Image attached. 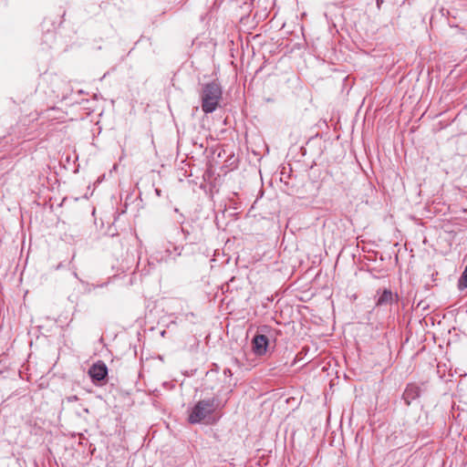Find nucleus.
Masks as SVG:
<instances>
[{
	"instance_id": "obj_8",
	"label": "nucleus",
	"mask_w": 467,
	"mask_h": 467,
	"mask_svg": "<svg viewBox=\"0 0 467 467\" xmlns=\"http://www.w3.org/2000/svg\"><path fill=\"white\" fill-rule=\"evenodd\" d=\"M78 400V398L76 395H72V396H69L67 398V400L68 402H74V401H77Z\"/></svg>"
},
{
	"instance_id": "obj_5",
	"label": "nucleus",
	"mask_w": 467,
	"mask_h": 467,
	"mask_svg": "<svg viewBox=\"0 0 467 467\" xmlns=\"http://www.w3.org/2000/svg\"><path fill=\"white\" fill-rule=\"evenodd\" d=\"M88 375L93 381H100L108 375V368L103 362L99 361L90 367Z\"/></svg>"
},
{
	"instance_id": "obj_1",
	"label": "nucleus",
	"mask_w": 467,
	"mask_h": 467,
	"mask_svg": "<svg viewBox=\"0 0 467 467\" xmlns=\"http://www.w3.org/2000/svg\"><path fill=\"white\" fill-rule=\"evenodd\" d=\"M218 407V401L216 399H207L198 401L189 415V422L192 424L196 423H206L210 424L215 421L213 412Z\"/></svg>"
},
{
	"instance_id": "obj_4",
	"label": "nucleus",
	"mask_w": 467,
	"mask_h": 467,
	"mask_svg": "<svg viewBox=\"0 0 467 467\" xmlns=\"http://www.w3.org/2000/svg\"><path fill=\"white\" fill-rule=\"evenodd\" d=\"M420 386L415 383H409L402 394V400L407 406H410L413 400L420 398Z\"/></svg>"
},
{
	"instance_id": "obj_7",
	"label": "nucleus",
	"mask_w": 467,
	"mask_h": 467,
	"mask_svg": "<svg viewBox=\"0 0 467 467\" xmlns=\"http://www.w3.org/2000/svg\"><path fill=\"white\" fill-rule=\"evenodd\" d=\"M458 286L460 289H464L467 287V265H466V267H465L463 273L462 274V275L459 279Z\"/></svg>"
},
{
	"instance_id": "obj_9",
	"label": "nucleus",
	"mask_w": 467,
	"mask_h": 467,
	"mask_svg": "<svg viewBox=\"0 0 467 467\" xmlns=\"http://www.w3.org/2000/svg\"><path fill=\"white\" fill-rule=\"evenodd\" d=\"M155 192H156V194H157L158 196H160V195H161V190L156 189V190H155Z\"/></svg>"
},
{
	"instance_id": "obj_2",
	"label": "nucleus",
	"mask_w": 467,
	"mask_h": 467,
	"mask_svg": "<svg viewBox=\"0 0 467 467\" xmlns=\"http://www.w3.org/2000/svg\"><path fill=\"white\" fill-rule=\"evenodd\" d=\"M223 98V89L221 85L213 80L206 83L202 88L201 101L202 109L205 114L213 113L216 110Z\"/></svg>"
},
{
	"instance_id": "obj_6",
	"label": "nucleus",
	"mask_w": 467,
	"mask_h": 467,
	"mask_svg": "<svg viewBox=\"0 0 467 467\" xmlns=\"http://www.w3.org/2000/svg\"><path fill=\"white\" fill-rule=\"evenodd\" d=\"M393 302V294L390 290L385 289L377 300V306L390 305Z\"/></svg>"
},
{
	"instance_id": "obj_3",
	"label": "nucleus",
	"mask_w": 467,
	"mask_h": 467,
	"mask_svg": "<svg viewBox=\"0 0 467 467\" xmlns=\"http://www.w3.org/2000/svg\"><path fill=\"white\" fill-rule=\"evenodd\" d=\"M268 344L269 340L266 336L262 334L255 335L252 341L254 353L257 356L265 355L267 351Z\"/></svg>"
}]
</instances>
